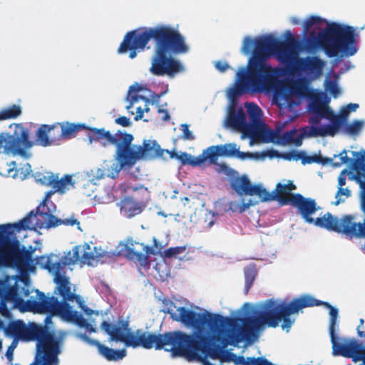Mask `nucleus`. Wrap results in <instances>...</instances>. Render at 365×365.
Returning <instances> with one entry per match:
<instances>
[{
    "label": "nucleus",
    "mask_w": 365,
    "mask_h": 365,
    "mask_svg": "<svg viewBox=\"0 0 365 365\" xmlns=\"http://www.w3.org/2000/svg\"><path fill=\"white\" fill-rule=\"evenodd\" d=\"M245 292L247 293L252 287L255 278V274L252 270L246 271L245 273Z\"/></svg>",
    "instance_id": "nucleus-48"
},
{
    "label": "nucleus",
    "mask_w": 365,
    "mask_h": 365,
    "mask_svg": "<svg viewBox=\"0 0 365 365\" xmlns=\"http://www.w3.org/2000/svg\"><path fill=\"white\" fill-rule=\"evenodd\" d=\"M92 138L101 143L104 146L115 145L116 148L115 158L118 163L115 170L118 173L123 168H132L138 160H141L138 145L133 144L134 137L132 134L118 130L115 134L104 128L92 129Z\"/></svg>",
    "instance_id": "nucleus-8"
},
{
    "label": "nucleus",
    "mask_w": 365,
    "mask_h": 365,
    "mask_svg": "<svg viewBox=\"0 0 365 365\" xmlns=\"http://www.w3.org/2000/svg\"><path fill=\"white\" fill-rule=\"evenodd\" d=\"M138 190H142L143 192V193H147V192H148L147 188L141 185H128L126 187V188H125V192H130V191L136 192Z\"/></svg>",
    "instance_id": "nucleus-63"
},
{
    "label": "nucleus",
    "mask_w": 365,
    "mask_h": 365,
    "mask_svg": "<svg viewBox=\"0 0 365 365\" xmlns=\"http://www.w3.org/2000/svg\"><path fill=\"white\" fill-rule=\"evenodd\" d=\"M205 161H206L205 157L202 152V154H200V155H198L197 157L191 155L190 165H191L192 167L201 166L202 164L205 163Z\"/></svg>",
    "instance_id": "nucleus-52"
},
{
    "label": "nucleus",
    "mask_w": 365,
    "mask_h": 365,
    "mask_svg": "<svg viewBox=\"0 0 365 365\" xmlns=\"http://www.w3.org/2000/svg\"><path fill=\"white\" fill-rule=\"evenodd\" d=\"M309 110L312 113L318 115L325 119L331 115L332 111L329 106L319 101L313 102L310 105Z\"/></svg>",
    "instance_id": "nucleus-34"
},
{
    "label": "nucleus",
    "mask_w": 365,
    "mask_h": 365,
    "mask_svg": "<svg viewBox=\"0 0 365 365\" xmlns=\"http://www.w3.org/2000/svg\"><path fill=\"white\" fill-rule=\"evenodd\" d=\"M55 177L56 175L53 173H47L46 174L38 175V181L42 185L51 186L53 187L55 182Z\"/></svg>",
    "instance_id": "nucleus-43"
},
{
    "label": "nucleus",
    "mask_w": 365,
    "mask_h": 365,
    "mask_svg": "<svg viewBox=\"0 0 365 365\" xmlns=\"http://www.w3.org/2000/svg\"><path fill=\"white\" fill-rule=\"evenodd\" d=\"M177 313L168 310L170 318L181 322L195 331L188 334L182 331L155 334L137 329L132 331L128 320L119 319L118 325L103 321L101 329L109 336V341L122 342L127 347H143L146 349H164L173 356H183L190 361L202 365H214L208 361L220 359L222 349L230 345L229 323L232 318L218 314H203L185 307L177 308Z\"/></svg>",
    "instance_id": "nucleus-1"
},
{
    "label": "nucleus",
    "mask_w": 365,
    "mask_h": 365,
    "mask_svg": "<svg viewBox=\"0 0 365 365\" xmlns=\"http://www.w3.org/2000/svg\"><path fill=\"white\" fill-rule=\"evenodd\" d=\"M63 339L53 331L48 333L39 343H36L37 351L41 354L38 362L41 365H58V355L61 352Z\"/></svg>",
    "instance_id": "nucleus-16"
},
{
    "label": "nucleus",
    "mask_w": 365,
    "mask_h": 365,
    "mask_svg": "<svg viewBox=\"0 0 365 365\" xmlns=\"http://www.w3.org/2000/svg\"><path fill=\"white\" fill-rule=\"evenodd\" d=\"M279 56V61L285 66L290 74L299 73L304 71L308 74L319 76L322 72L324 62L317 56L299 58L294 51L292 42L286 41Z\"/></svg>",
    "instance_id": "nucleus-10"
},
{
    "label": "nucleus",
    "mask_w": 365,
    "mask_h": 365,
    "mask_svg": "<svg viewBox=\"0 0 365 365\" xmlns=\"http://www.w3.org/2000/svg\"><path fill=\"white\" fill-rule=\"evenodd\" d=\"M322 118V117L313 113L309 120V123L312 125L310 128H312L313 127L324 128V126H319Z\"/></svg>",
    "instance_id": "nucleus-57"
},
{
    "label": "nucleus",
    "mask_w": 365,
    "mask_h": 365,
    "mask_svg": "<svg viewBox=\"0 0 365 365\" xmlns=\"http://www.w3.org/2000/svg\"><path fill=\"white\" fill-rule=\"evenodd\" d=\"M351 195V191L348 187H338V190L335 194L336 201L334 205H339L340 203L344 202L346 198Z\"/></svg>",
    "instance_id": "nucleus-40"
},
{
    "label": "nucleus",
    "mask_w": 365,
    "mask_h": 365,
    "mask_svg": "<svg viewBox=\"0 0 365 365\" xmlns=\"http://www.w3.org/2000/svg\"><path fill=\"white\" fill-rule=\"evenodd\" d=\"M322 19L319 16H311L304 22V31H309L314 25H320Z\"/></svg>",
    "instance_id": "nucleus-45"
},
{
    "label": "nucleus",
    "mask_w": 365,
    "mask_h": 365,
    "mask_svg": "<svg viewBox=\"0 0 365 365\" xmlns=\"http://www.w3.org/2000/svg\"><path fill=\"white\" fill-rule=\"evenodd\" d=\"M249 122L247 121L248 135H254L262 133L266 129L265 123L262 120V110L253 102L245 103Z\"/></svg>",
    "instance_id": "nucleus-20"
},
{
    "label": "nucleus",
    "mask_w": 365,
    "mask_h": 365,
    "mask_svg": "<svg viewBox=\"0 0 365 365\" xmlns=\"http://www.w3.org/2000/svg\"><path fill=\"white\" fill-rule=\"evenodd\" d=\"M81 338L84 341H86L87 343H88L90 345L96 346L98 348V350H99L101 348V346L103 345L98 340L91 339V338L88 337V336H86V334L82 335Z\"/></svg>",
    "instance_id": "nucleus-60"
},
{
    "label": "nucleus",
    "mask_w": 365,
    "mask_h": 365,
    "mask_svg": "<svg viewBox=\"0 0 365 365\" xmlns=\"http://www.w3.org/2000/svg\"><path fill=\"white\" fill-rule=\"evenodd\" d=\"M250 365H274L264 357H248Z\"/></svg>",
    "instance_id": "nucleus-49"
},
{
    "label": "nucleus",
    "mask_w": 365,
    "mask_h": 365,
    "mask_svg": "<svg viewBox=\"0 0 365 365\" xmlns=\"http://www.w3.org/2000/svg\"><path fill=\"white\" fill-rule=\"evenodd\" d=\"M292 205L297 208L302 217L309 224L340 234L349 240L365 239V218L360 222H356V216L351 214L339 217L327 212L322 217L314 219L312 215L319 209L316 201L299 193L292 196Z\"/></svg>",
    "instance_id": "nucleus-4"
},
{
    "label": "nucleus",
    "mask_w": 365,
    "mask_h": 365,
    "mask_svg": "<svg viewBox=\"0 0 365 365\" xmlns=\"http://www.w3.org/2000/svg\"><path fill=\"white\" fill-rule=\"evenodd\" d=\"M120 210L121 213L128 218L139 215L143 211L141 205L130 197L121 200Z\"/></svg>",
    "instance_id": "nucleus-26"
},
{
    "label": "nucleus",
    "mask_w": 365,
    "mask_h": 365,
    "mask_svg": "<svg viewBox=\"0 0 365 365\" xmlns=\"http://www.w3.org/2000/svg\"><path fill=\"white\" fill-rule=\"evenodd\" d=\"M37 299H28L26 302L27 310L34 313L60 316L63 319L71 322L79 327L85 326L86 319L78 312L73 310L68 303H59L56 297H46L45 294L36 289Z\"/></svg>",
    "instance_id": "nucleus-9"
},
{
    "label": "nucleus",
    "mask_w": 365,
    "mask_h": 365,
    "mask_svg": "<svg viewBox=\"0 0 365 365\" xmlns=\"http://www.w3.org/2000/svg\"><path fill=\"white\" fill-rule=\"evenodd\" d=\"M184 250V247H170L165 251V255L168 257L176 256L177 255L182 252Z\"/></svg>",
    "instance_id": "nucleus-55"
},
{
    "label": "nucleus",
    "mask_w": 365,
    "mask_h": 365,
    "mask_svg": "<svg viewBox=\"0 0 365 365\" xmlns=\"http://www.w3.org/2000/svg\"><path fill=\"white\" fill-rule=\"evenodd\" d=\"M354 362L362 361L361 365H365V345L359 342Z\"/></svg>",
    "instance_id": "nucleus-47"
},
{
    "label": "nucleus",
    "mask_w": 365,
    "mask_h": 365,
    "mask_svg": "<svg viewBox=\"0 0 365 365\" xmlns=\"http://www.w3.org/2000/svg\"><path fill=\"white\" fill-rule=\"evenodd\" d=\"M294 90H298L297 86H289L287 85H282L277 91L278 95L286 96L289 93H292Z\"/></svg>",
    "instance_id": "nucleus-54"
},
{
    "label": "nucleus",
    "mask_w": 365,
    "mask_h": 365,
    "mask_svg": "<svg viewBox=\"0 0 365 365\" xmlns=\"http://www.w3.org/2000/svg\"><path fill=\"white\" fill-rule=\"evenodd\" d=\"M140 159H152L164 157V149H161L156 140H144L142 145H138Z\"/></svg>",
    "instance_id": "nucleus-25"
},
{
    "label": "nucleus",
    "mask_w": 365,
    "mask_h": 365,
    "mask_svg": "<svg viewBox=\"0 0 365 365\" xmlns=\"http://www.w3.org/2000/svg\"><path fill=\"white\" fill-rule=\"evenodd\" d=\"M315 306L324 305L329 309V332L332 345V355L351 358L354 361L359 341L355 338H339L336 334L338 309L329 302L315 299Z\"/></svg>",
    "instance_id": "nucleus-11"
},
{
    "label": "nucleus",
    "mask_w": 365,
    "mask_h": 365,
    "mask_svg": "<svg viewBox=\"0 0 365 365\" xmlns=\"http://www.w3.org/2000/svg\"><path fill=\"white\" fill-rule=\"evenodd\" d=\"M300 158H299V160L302 161L303 165L306 164H312L314 163H319L321 160V155H307L304 151H300L299 154Z\"/></svg>",
    "instance_id": "nucleus-41"
},
{
    "label": "nucleus",
    "mask_w": 365,
    "mask_h": 365,
    "mask_svg": "<svg viewBox=\"0 0 365 365\" xmlns=\"http://www.w3.org/2000/svg\"><path fill=\"white\" fill-rule=\"evenodd\" d=\"M56 130H58V125H41L36 131L34 145L48 147L54 144L59 140V137L55 135Z\"/></svg>",
    "instance_id": "nucleus-22"
},
{
    "label": "nucleus",
    "mask_w": 365,
    "mask_h": 365,
    "mask_svg": "<svg viewBox=\"0 0 365 365\" xmlns=\"http://www.w3.org/2000/svg\"><path fill=\"white\" fill-rule=\"evenodd\" d=\"M231 187L239 195H257L261 202H269L274 200V192L270 193L261 185L251 184L250 179L246 175L237 177L232 180Z\"/></svg>",
    "instance_id": "nucleus-18"
},
{
    "label": "nucleus",
    "mask_w": 365,
    "mask_h": 365,
    "mask_svg": "<svg viewBox=\"0 0 365 365\" xmlns=\"http://www.w3.org/2000/svg\"><path fill=\"white\" fill-rule=\"evenodd\" d=\"M364 126L363 120H354L351 123H345L343 127V132L349 135H357L360 133Z\"/></svg>",
    "instance_id": "nucleus-35"
},
{
    "label": "nucleus",
    "mask_w": 365,
    "mask_h": 365,
    "mask_svg": "<svg viewBox=\"0 0 365 365\" xmlns=\"http://www.w3.org/2000/svg\"><path fill=\"white\" fill-rule=\"evenodd\" d=\"M17 292L18 287L16 284L10 286L6 282L0 281V299L14 300Z\"/></svg>",
    "instance_id": "nucleus-33"
},
{
    "label": "nucleus",
    "mask_w": 365,
    "mask_h": 365,
    "mask_svg": "<svg viewBox=\"0 0 365 365\" xmlns=\"http://www.w3.org/2000/svg\"><path fill=\"white\" fill-rule=\"evenodd\" d=\"M220 149L222 156H234L237 152V145L235 143L220 145Z\"/></svg>",
    "instance_id": "nucleus-42"
},
{
    "label": "nucleus",
    "mask_w": 365,
    "mask_h": 365,
    "mask_svg": "<svg viewBox=\"0 0 365 365\" xmlns=\"http://www.w3.org/2000/svg\"><path fill=\"white\" fill-rule=\"evenodd\" d=\"M182 135V139L184 140H192L195 139V136L189 130V125L186 123H183L181 125Z\"/></svg>",
    "instance_id": "nucleus-50"
},
{
    "label": "nucleus",
    "mask_w": 365,
    "mask_h": 365,
    "mask_svg": "<svg viewBox=\"0 0 365 365\" xmlns=\"http://www.w3.org/2000/svg\"><path fill=\"white\" fill-rule=\"evenodd\" d=\"M26 324L21 320L12 321L4 328V332L6 335L16 336L23 335L25 336Z\"/></svg>",
    "instance_id": "nucleus-31"
},
{
    "label": "nucleus",
    "mask_w": 365,
    "mask_h": 365,
    "mask_svg": "<svg viewBox=\"0 0 365 365\" xmlns=\"http://www.w3.org/2000/svg\"><path fill=\"white\" fill-rule=\"evenodd\" d=\"M357 36L353 26L331 22L318 34L317 41L328 57L351 56L357 51Z\"/></svg>",
    "instance_id": "nucleus-6"
},
{
    "label": "nucleus",
    "mask_w": 365,
    "mask_h": 365,
    "mask_svg": "<svg viewBox=\"0 0 365 365\" xmlns=\"http://www.w3.org/2000/svg\"><path fill=\"white\" fill-rule=\"evenodd\" d=\"M273 192L274 200L278 201L281 205H292V199L294 195L290 194L283 184L277 183Z\"/></svg>",
    "instance_id": "nucleus-29"
},
{
    "label": "nucleus",
    "mask_w": 365,
    "mask_h": 365,
    "mask_svg": "<svg viewBox=\"0 0 365 365\" xmlns=\"http://www.w3.org/2000/svg\"><path fill=\"white\" fill-rule=\"evenodd\" d=\"M73 185L74 182H73L71 175H66L60 180L58 179V177L56 175L53 189L54 190V192L64 193L66 190H69L71 187H73Z\"/></svg>",
    "instance_id": "nucleus-32"
},
{
    "label": "nucleus",
    "mask_w": 365,
    "mask_h": 365,
    "mask_svg": "<svg viewBox=\"0 0 365 365\" xmlns=\"http://www.w3.org/2000/svg\"><path fill=\"white\" fill-rule=\"evenodd\" d=\"M9 300L0 299V313L5 317L10 315V312L7 308L6 302Z\"/></svg>",
    "instance_id": "nucleus-62"
},
{
    "label": "nucleus",
    "mask_w": 365,
    "mask_h": 365,
    "mask_svg": "<svg viewBox=\"0 0 365 365\" xmlns=\"http://www.w3.org/2000/svg\"><path fill=\"white\" fill-rule=\"evenodd\" d=\"M153 245L148 246L136 242L132 238L128 239L124 248L125 257L140 267H149L150 264L149 256L160 254L163 249V245L155 238H153Z\"/></svg>",
    "instance_id": "nucleus-15"
},
{
    "label": "nucleus",
    "mask_w": 365,
    "mask_h": 365,
    "mask_svg": "<svg viewBox=\"0 0 365 365\" xmlns=\"http://www.w3.org/2000/svg\"><path fill=\"white\" fill-rule=\"evenodd\" d=\"M176 158L178 159L182 165L190 164L191 155L187 153H182L180 155H176Z\"/></svg>",
    "instance_id": "nucleus-59"
},
{
    "label": "nucleus",
    "mask_w": 365,
    "mask_h": 365,
    "mask_svg": "<svg viewBox=\"0 0 365 365\" xmlns=\"http://www.w3.org/2000/svg\"><path fill=\"white\" fill-rule=\"evenodd\" d=\"M53 192H47L43 202L36 207L35 210H31L26 217L31 215L30 223L31 225L35 228H46L56 227L59 225H63L66 226L78 225L80 228V222L74 216L69 218L61 219L54 216L53 211L47 206L48 203V198L51 196Z\"/></svg>",
    "instance_id": "nucleus-14"
},
{
    "label": "nucleus",
    "mask_w": 365,
    "mask_h": 365,
    "mask_svg": "<svg viewBox=\"0 0 365 365\" xmlns=\"http://www.w3.org/2000/svg\"><path fill=\"white\" fill-rule=\"evenodd\" d=\"M284 302L270 299L266 301L261 310L252 312L255 317L232 319V322L229 323L230 345L236 346L242 341L252 342L257 332L264 327H278Z\"/></svg>",
    "instance_id": "nucleus-5"
},
{
    "label": "nucleus",
    "mask_w": 365,
    "mask_h": 365,
    "mask_svg": "<svg viewBox=\"0 0 365 365\" xmlns=\"http://www.w3.org/2000/svg\"><path fill=\"white\" fill-rule=\"evenodd\" d=\"M346 153H347V152L346 150H342L339 154V156L340 157V162L333 163L334 166L339 167V166L341 165L342 164H346V163H350V165L352 164V161H354V160L349 158L347 156Z\"/></svg>",
    "instance_id": "nucleus-53"
},
{
    "label": "nucleus",
    "mask_w": 365,
    "mask_h": 365,
    "mask_svg": "<svg viewBox=\"0 0 365 365\" xmlns=\"http://www.w3.org/2000/svg\"><path fill=\"white\" fill-rule=\"evenodd\" d=\"M326 89L330 92L334 98H337L340 93L336 83L334 81L328 80L326 81Z\"/></svg>",
    "instance_id": "nucleus-46"
},
{
    "label": "nucleus",
    "mask_w": 365,
    "mask_h": 365,
    "mask_svg": "<svg viewBox=\"0 0 365 365\" xmlns=\"http://www.w3.org/2000/svg\"><path fill=\"white\" fill-rule=\"evenodd\" d=\"M299 154H300V151H298V150H291V151H289V152H286V153H283L282 154V158L284 160H299V158H300L299 156Z\"/></svg>",
    "instance_id": "nucleus-51"
},
{
    "label": "nucleus",
    "mask_w": 365,
    "mask_h": 365,
    "mask_svg": "<svg viewBox=\"0 0 365 365\" xmlns=\"http://www.w3.org/2000/svg\"><path fill=\"white\" fill-rule=\"evenodd\" d=\"M35 250L36 249L32 245H30L28 249H26L25 246L21 244V256L24 257V261L23 262L24 271H26L30 268L31 264L33 262V254Z\"/></svg>",
    "instance_id": "nucleus-38"
},
{
    "label": "nucleus",
    "mask_w": 365,
    "mask_h": 365,
    "mask_svg": "<svg viewBox=\"0 0 365 365\" xmlns=\"http://www.w3.org/2000/svg\"><path fill=\"white\" fill-rule=\"evenodd\" d=\"M34 145V140L30 138L29 130L21 124H16L12 134L4 139L0 138V146L4 153L13 156H20L24 159H29L32 156L30 149Z\"/></svg>",
    "instance_id": "nucleus-13"
},
{
    "label": "nucleus",
    "mask_w": 365,
    "mask_h": 365,
    "mask_svg": "<svg viewBox=\"0 0 365 365\" xmlns=\"http://www.w3.org/2000/svg\"><path fill=\"white\" fill-rule=\"evenodd\" d=\"M58 257L54 254L47 256H40L36 258L37 264L45 269L54 274V282L56 287L54 294L61 297L62 301L59 303H68V302H79L80 296L71 291L69 278L61 273V270L66 265L57 259Z\"/></svg>",
    "instance_id": "nucleus-12"
},
{
    "label": "nucleus",
    "mask_w": 365,
    "mask_h": 365,
    "mask_svg": "<svg viewBox=\"0 0 365 365\" xmlns=\"http://www.w3.org/2000/svg\"><path fill=\"white\" fill-rule=\"evenodd\" d=\"M221 361L227 362H232L235 365H250L248 358L247 360L243 356H237L232 352H227L222 358Z\"/></svg>",
    "instance_id": "nucleus-39"
},
{
    "label": "nucleus",
    "mask_w": 365,
    "mask_h": 365,
    "mask_svg": "<svg viewBox=\"0 0 365 365\" xmlns=\"http://www.w3.org/2000/svg\"><path fill=\"white\" fill-rule=\"evenodd\" d=\"M316 304L315 298L310 295H302L299 297L293 299L290 302H284L279 315L282 329L289 331L292 327L294 319L290 318V315L298 313V312L306 307H314Z\"/></svg>",
    "instance_id": "nucleus-17"
},
{
    "label": "nucleus",
    "mask_w": 365,
    "mask_h": 365,
    "mask_svg": "<svg viewBox=\"0 0 365 365\" xmlns=\"http://www.w3.org/2000/svg\"><path fill=\"white\" fill-rule=\"evenodd\" d=\"M115 123L123 127H130L132 125L130 118L126 116H120L115 118Z\"/></svg>",
    "instance_id": "nucleus-58"
},
{
    "label": "nucleus",
    "mask_w": 365,
    "mask_h": 365,
    "mask_svg": "<svg viewBox=\"0 0 365 365\" xmlns=\"http://www.w3.org/2000/svg\"><path fill=\"white\" fill-rule=\"evenodd\" d=\"M99 354L109 361H117L123 359L126 356L125 349L115 350L104 344L101 346Z\"/></svg>",
    "instance_id": "nucleus-28"
},
{
    "label": "nucleus",
    "mask_w": 365,
    "mask_h": 365,
    "mask_svg": "<svg viewBox=\"0 0 365 365\" xmlns=\"http://www.w3.org/2000/svg\"><path fill=\"white\" fill-rule=\"evenodd\" d=\"M96 257L91 247L88 243H84L82 245L74 246L72 250L68 251L59 261L66 266L75 264L78 261L82 264L91 265Z\"/></svg>",
    "instance_id": "nucleus-19"
},
{
    "label": "nucleus",
    "mask_w": 365,
    "mask_h": 365,
    "mask_svg": "<svg viewBox=\"0 0 365 365\" xmlns=\"http://www.w3.org/2000/svg\"><path fill=\"white\" fill-rule=\"evenodd\" d=\"M257 202H254L251 199H250L247 202H245V200H242L241 205L240 207V212H245L246 210L249 209L251 206L256 205Z\"/></svg>",
    "instance_id": "nucleus-61"
},
{
    "label": "nucleus",
    "mask_w": 365,
    "mask_h": 365,
    "mask_svg": "<svg viewBox=\"0 0 365 365\" xmlns=\"http://www.w3.org/2000/svg\"><path fill=\"white\" fill-rule=\"evenodd\" d=\"M139 99L145 100L148 103L149 102V100L146 97L138 95L137 93L128 92L126 100L129 101V104L125 107V108L127 110L132 108L133 103L138 101Z\"/></svg>",
    "instance_id": "nucleus-44"
},
{
    "label": "nucleus",
    "mask_w": 365,
    "mask_h": 365,
    "mask_svg": "<svg viewBox=\"0 0 365 365\" xmlns=\"http://www.w3.org/2000/svg\"><path fill=\"white\" fill-rule=\"evenodd\" d=\"M77 302L79 303L80 307L82 309V310L86 315L91 316V314H94L98 316L99 314L98 311H93V310L91 309L90 308L87 307L86 306H85L83 304V302L81 301V299H80V301Z\"/></svg>",
    "instance_id": "nucleus-64"
},
{
    "label": "nucleus",
    "mask_w": 365,
    "mask_h": 365,
    "mask_svg": "<svg viewBox=\"0 0 365 365\" xmlns=\"http://www.w3.org/2000/svg\"><path fill=\"white\" fill-rule=\"evenodd\" d=\"M308 128H306L304 129V132L302 134L297 135L295 130H292L289 131H287L283 133L282 136V140L284 144H290L293 143L296 146H300L302 144V139L304 135L307 136L308 132H307V129Z\"/></svg>",
    "instance_id": "nucleus-30"
},
{
    "label": "nucleus",
    "mask_w": 365,
    "mask_h": 365,
    "mask_svg": "<svg viewBox=\"0 0 365 365\" xmlns=\"http://www.w3.org/2000/svg\"><path fill=\"white\" fill-rule=\"evenodd\" d=\"M21 114V106L14 104L11 106L6 108L0 112V120L16 118Z\"/></svg>",
    "instance_id": "nucleus-36"
},
{
    "label": "nucleus",
    "mask_w": 365,
    "mask_h": 365,
    "mask_svg": "<svg viewBox=\"0 0 365 365\" xmlns=\"http://www.w3.org/2000/svg\"><path fill=\"white\" fill-rule=\"evenodd\" d=\"M150 40L154 42V51L149 68L153 75L174 78L184 71L181 62L173 56L187 53L189 46L179 31L169 25L142 27L128 31L118 51L119 53L130 51L129 57L134 58L137 51H143Z\"/></svg>",
    "instance_id": "nucleus-2"
},
{
    "label": "nucleus",
    "mask_w": 365,
    "mask_h": 365,
    "mask_svg": "<svg viewBox=\"0 0 365 365\" xmlns=\"http://www.w3.org/2000/svg\"><path fill=\"white\" fill-rule=\"evenodd\" d=\"M202 152L205 155V160H208L211 164H215L217 163L218 156H222L220 145L210 146Z\"/></svg>",
    "instance_id": "nucleus-37"
},
{
    "label": "nucleus",
    "mask_w": 365,
    "mask_h": 365,
    "mask_svg": "<svg viewBox=\"0 0 365 365\" xmlns=\"http://www.w3.org/2000/svg\"><path fill=\"white\" fill-rule=\"evenodd\" d=\"M30 219L31 215L14 224L0 225V267L24 272L21 242L16 238L15 232L34 229Z\"/></svg>",
    "instance_id": "nucleus-7"
},
{
    "label": "nucleus",
    "mask_w": 365,
    "mask_h": 365,
    "mask_svg": "<svg viewBox=\"0 0 365 365\" xmlns=\"http://www.w3.org/2000/svg\"><path fill=\"white\" fill-rule=\"evenodd\" d=\"M56 125H58V128L59 126L61 128V132L59 133L58 131L57 134L58 137H59V140L71 139L74 138L78 131L88 130L90 131L88 135L90 142L95 141L94 139L92 138L93 134L92 129H97L96 128L86 126L84 123H73L69 122L58 123Z\"/></svg>",
    "instance_id": "nucleus-23"
},
{
    "label": "nucleus",
    "mask_w": 365,
    "mask_h": 365,
    "mask_svg": "<svg viewBox=\"0 0 365 365\" xmlns=\"http://www.w3.org/2000/svg\"><path fill=\"white\" fill-rule=\"evenodd\" d=\"M286 41H280L271 34L264 35L255 39L247 36L244 38L241 51L252 56L248 61L247 68H240L237 75L240 83L255 91H272L279 82L281 74L278 68H272L267 60L274 56L277 61Z\"/></svg>",
    "instance_id": "nucleus-3"
},
{
    "label": "nucleus",
    "mask_w": 365,
    "mask_h": 365,
    "mask_svg": "<svg viewBox=\"0 0 365 365\" xmlns=\"http://www.w3.org/2000/svg\"><path fill=\"white\" fill-rule=\"evenodd\" d=\"M228 127L240 131L247 135V115L242 108L237 110L235 108H230L226 120Z\"/></svg>",
    "instance_id": "nucleus-24"
},
{
    "label": "nucleus",
    "mask_w": 365,
    "mask_h": 365,
    "mask_svg": "<svg viewBox=\"0 0 365 365\" xmlns=\"http://www.w3.org/2000/svg\"><path fill=\"white\" fill-rule=\"evenodd\" d=\"M326 119L329 120L331 123L324 125V128L313 127L309 128L307 136H334L339 130L343 131V127L346 122L338 114H335L333 110L331 111V115Z\"/></svg>",
    "instance_id": "nucleus-21"
},
{
    "label": "nucleus",
    "mask_w": 365,
    "mask_h": 365,
    "mask_svg": "<svg viewBox=\"0 0 365 365\" xmlns=\"http://www.w3.org/2000/svg\"><path fill=\"white\" fill-rule=\"evenodd\" d=\"M50 332L46 326L31 324L29 327L26 328L24 337L29 340L36 341L37 343H39Z\"/></svg>",
    "instance_id": "nucleus-27"
},
{
    "label": "nucleus",
    "mask_w": 365,
    "mask_h": 365,
    "mask_svg": "<svg viewBox=\"0 0 365 365\" xmlns=\"http://www.w3.org/2000/svg\"><path fill=\"white\" fill-rule=\"evenodd\" d=\"M351 171L347 169L342 170L338 176V187H342L346 184V175H350Z\"/></svg>",
    "instance_id": "nucleus-56"
}]
</instances>
